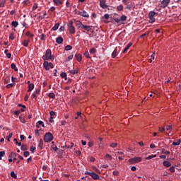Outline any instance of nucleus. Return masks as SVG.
I'll return each instance as SVG.
<instances>
[{"label": "nucleus", "mask_w": 181, "mask_h": 181, "mask_svg": "<svg viewBox=\"0 0 181 181\" xmlns=\"http://www.w3.org/2000/svg\"><path fill=\"white\" fill-rule=\"evenodd\" d=\"M142 160V158L141 157H135L133 158H130L129 160V162L130 163H138L139 162H141Z\"/></svg>", "instance_id": "obj_6"}, {"label": "nucleus", "mask_w": 181, "mask_h": 181, "mask_svg": "<svg viewBox=\"0 0 181 181\" xmlns=\"http://www.w3.org/2000/svg\"><path fill=\"white\" fill-rule=\"evenodd\" d=\"M48 97L49 98H54V97H56V95L53 93H49Z\"/></svg>", "instance_id": "obj_44"}, {"label": "nucleus", "mask_w": 181, "mask_h": 181, "mask_svg": "<svg viewBox=\"0 0 181 181\" xmlns=\"http://www.w3.org/2000/svg\"><path fill=\"white\" fill-rule=\"evenodd\" d=\"M37 9V4L35 3L33 6V11H36Z\"/></svg>", "instance_id": "obj_53"}, {"label": "nucleus", "mask_w": 181, "mask_h": 181, "mask_svg": "<svg viewBox=\"0 0 181 181\" xmlns=\"http://www.w3.org/2000/svg\"><path fill=\"white\" fill-rule=\"evenodd\" d=\"M153 158H156V155H151L146 158L147 160H149L150 159H153Z\"/></svg>", "instance_id": "obj_31"}, {"label": "nucleus", "mask_w": 181, "mask_h": 181, "mask_svg": "<svg viewBox=\"0 0 181 181\" xmlns=\"http://www.w3.org/2000/svg\"><path fill=\"white\" fill-rule=\"evenodd\" d=\"M10 175L13 179H18V175H16V173H15L14 171H11Z\"/></svg>", "instance_id": "obj_23"}, {"label": "nucleus", "mask_w": 181, "mask_h": 181, "mask_svg": "<svg viewBox=\"0 0 181 181\" xmlns=\"http://www.w3.org/2000/svg\"><path fill=\"white\" fill-rule=\"evenodd\" d=\"M16 83H8L6 85V88H12V87H13V86H16Z\"/></svg>", "instance_id": "obj_29"}, {"label": "nucleus", "mask_w": 181, "mask_h": 181, "mask_svg": "<svg viewBox=\"0 0 181 181\" xmlns=\"http://www.w3.org/2000/svg\"><path fill=\"white\" fill-rule=\"evenodd\" d=\"M11 25L12 26H13V28H18V25H19V23H18V21H12Z\"/></svg>", "instance_id": "obj_27"}, {"label": "nucleus", "mask_w": 181, "mask_h": 181, "mask_svg": "<svg viewBox=\"0 0 181 181\" xmlns=\"http://www.w3.org/2000/svg\"><path fill=\"white\" fill-rule=\"evenodd\" d=\"M104 18L105 19H110V14H107V13L105 14Z\"/></svg>", "instance_id": "obj_62"}, {"label": "nucleus", "mask_w": 181, "mask_h": 181, "mask_svg": "<svg viewBox=\"0 0 181 181\" xmlns=\"http://www.w3.org/2000/svg\"><path fill=\"white\" fill-rule=\"evenodd\" d=\"M155 15H156V13H155V11H150L148 13V18H149V23H153V22H155L156 19L155 18H153V16H155Z\"/></svg>", "instance_id": "obj_4"}, {"label": "nucleus", "mask_w": 181, "mask_h": 181, "mask_svg": "<svg viewBox=\"0 0 181 181\" xmlns=\"http://www.w3.org/2000/svg\"><path fill=\"white\" fill-rule=\"evenodd\" d=\"M117 9L118 11H122V9H124V6L123 5H119L117 7Z\"/></svg>", "instance_id": "obj_48"}, {"label": "nucleus", "mask_w": 181, "mask_h": 181, "mask_svg": "<svg viewBox=\"0 0 181 181\" xmlns=\"http://www.w3.org/2000/svg\"><path fill=\"white\" fill-rule=\"evenodd\" d=\"M163 166H165V168H170V166H172V163L169 161H164L163 163Z\"/></svg>", "instance_id": "obj_14"}, {"label": "nucleus", "mask_w": 181, "mask_h": 181, "mask_svg": "<svg viewBox=\"0 0 181 181\" xmlns=\"http://www.w3.org/2000/svg\"><path fill=\"white\" fill-rule=\"evenodd\" d=\"M153 60H155V52L151 54V59H148L149 63H152Z\"/></svg>", "instance_id": "obj_26"}, {"label": "nucleus", "mask_w": 181, "mask_h": 181, "mask_svg": "<svg viewBox=\"0 0 181 181\" xmlns=\"http://www.w3.org/2000/svg\"><path fill=\"white\" fill-rule=\"evenodd\" d=\"M53 141V134L50 132H47L44 136V142H51Z\"/></svg>", "instance_id": "obj_2"}, {"label": "nucleus", "mask_w": 181, "mask_h": 181, "mask_svg": "<svg viewBox=\"0 0 181 181\" xmlns=\"http://www.w3.org/2000/svg\"><path fill=\"white\" fill-rule=\"evenodd\" d=\"M86 175L91 176V177H93L94 180H98V179H100V176L94 172H86Z\"/></svg>", "instance_id": "obj_5"}, {"label": "nucleus", "mask_w": 181, "mask_h": 181, "mask_svg": "<svg viewBox=\"0 0 181 181\" xmlns=\"http://www.w3.org/2000/svg\"><path fill=\"white\" fill-rule=\"evenodd\" d=\"M113 20L115 21V22H116V23H121V19L120 18H114Z\"/></svg>", "instance_id": "obj_42"}, {"label": "nucleus", "mask_w": 181, "mask_h": 181, "mask_svg": "<svg viewBox=\"0 0 181 181\" xmlns=\"http://www.w3.org/2000/svg\"><path fill=\"white\" fill-rule=\"evenodd\" d=\"M95 52H97V49H95V48H92V49L90 50V54H95Z\"/></svg>", "instance_id": "obj_39"}, {"label": "nucleus", "mask_w": 181, "mask_h": 181, "mask_svg": "<svg viewBox=\"0 0 181 181\" xmlns=\"http://www.w3.org/2000/svg\"><path fill=\"white\" fill-rule=\"evenodd\" d=\"M73 57H74L73 54L69 55V56L68 57V59H66V62H70V60H73Z\"/></svg>", "instance_id": "obj_52"}, {"label": "nucleus", "mask_w": 181, "mask_h": 181, "mask_svg": "<svg viewBox=\"0 0 181 181\" xmlns=\"http://www.w3.org/2000/svg\"><path fill=\"white\" fill-rule=\"evenodd\" d=\"M118 54V47H115L113 52L112 53V57L115 59V57Z\"/></svg>", "instance_id": "obj_10"}, {"label": "nucleus", "mask_w": 181, "mask_h": 181, "mask_svg": "<svg viewBox=\"0 0 181 181\" xmlns=\"http://www.w3.org/2000/svg\"><path fill=\"white\" fill-rule=\"evenodd\" d=\"M103 138L99 137V142H98V145L99 146H101L103 145Z\"/></svg>", "instance_id": "obj_51"}, {"label": "nucleus", "mask_w": 181, "mask_h": 181, "mask_svg": "<svg viewBox=\"0 0 181 181\" xmlns=\"http://www.w3.org/2000/svg\"><path fill=\"white\" fill-rule=\"evenodd\" d=\"M53 2L55 4V5H57V6H60V5L63 4V2H62L60 0H53Z\"/></svg>", "instance_id": "obj_18"}, {"label": "nucleus", "mask_w": 181, "mask_h": 181, "mask_svg": "<svg viewBox=\"0 0 181 181\" xmlns=\"http://www.w3.org/2000/svg\"><path fill=\"white\" fill-rule=\"evenodd\" d=\"M131 46H132V42H130L127 45V47L122 51V53L125 54L126 52H128V50L129 49V47H131Z\"/></svg>", "instance_id": "obj_12"}, {"label": "nucleus", "mask_w": 181, "mask_h": 181, "mask_svg": "<svg viewBox=\"0 0 181 181\" xmlns=\"http://www.w3.org/2000/svg\"><path fill=\"white\" fill-rule=\"evenodd\" d=\"M75 57H76L77 62H81V60H82V59H83L81 54H76L75 55Z\"/></svg>", "instance_id": "obj_16"}, {"label": "nucleus", "mask_w": 181, "mask_h": 181, "mask_svg": "<svg viewBox=\"0 0 181 181\" xmlns=\"http://www.w3.org/2000/svg\"><path fill=\"white\" fill-rule=\"evenodd\" d=\"M49 114H50V117H53V116L56 115V112H54V111H51V112H49Z\"/></svg>", "instance_id": "obj_60"}, {"label": "nucleus", "mask_w": 181, "mask_h": 181, "mask_svg": "<svg viewBox=\"0 0 181 181\" xmlns=\"http://www.w3.org/2000/svg\"><path fill=\"white\" fill-rule=\"evenodd\" d=\"M76 26H77L78 28H79L80 29H82L84 24H83V23H82L81 22H80V21H76Z\"/></svg>", "instance_id": "obj_19"}, {"label": "nucleus", "mask_w": 181, "mask_h": 181, "mask_svg": "<svg viewBox=\"0 0 181 181\" xmlns=\"http://www.w3.org/2000/svg\"><path fill=\"white\" fill-rule=\"evenodd\" d=\"M73 145H74V144L70 143V146L65 145V148H66L67 149H69V148L71 149V148L73 147Z\"/></svg>", "instance_id": "obj_40"}, {"label": "nucleus", "mask_w": 181, "mask_h": 181, "mask_svg": "<svg viewBox=\"0 0 181 181\" xmlns=\"http://www.w3.org/2000/svg\"><path fill=\"white\" fill-rule=\"evenodd\" d=\"M158 131L160 132H165V131H166V128L165 127H159Z\"/></svg>", "instance_id": "obj_41"}, {"label": "nucleus", "mask_w": 181, "mask_h": 181, "mask_svg": "<svg viewBox=\"0 0 181 181\" xmlns=\"http://www.w3.org/2000/svg\"><path fill=\"white\" fill-rule=\"evenodd\" d=\"M43 67L45 70L49 71L50 70V69H54V65H53V63L52 62H48L47 61H45L43 63Z\"/></svg>", "instance_id": "obj_3"}, {"label": "nucleus", "mask_w": 181, "mask_h": 181, "mask_svg": "<svg viewBox=\"0 0 181 181\" xmlns=\"http://www.w3.org/2000/svg\"><path fill=\"white\" fill-rule=\"evenodd\" d=\"M117 146V143H112L111 144H110V147L111 148H115Z\"/></svg>", "instance_id": "obj_61"}, {"label": "nucleus", "mask_w": 181, "mask_h": 181, "mask_svg": "<svg viewBox=\"0 0 181 181\" xmlns=\"http://www.w3.org/2000/svg\"><path fill=\"white\" fill-rule=\"evenodd\" d=\"M83 55L85 56V57H86V59H91V57H90V53L88 52V51H86Z\"/></svg>", "instance_id": "obj_28"}, {"label": "nucleus", "mask_w": 181, "mask_h": 181, "mask_svg": "<svg viewBox=\"0 0 181 181\" xmlns=\"http://www.w3.org/2000/svg\"><path fill=\"white\" fill-rule=\"evenodd\" d=\"M21 149V151H28V146L22 145Z\"/></svg>", "instance_id": "obj_33"}, {"label": "nucleus", "mask_w": 181, "mask_h": 181, "mask_svg": "<svg viewBox=\"0 0 181 181\" xmlns=\"http://www.w3.org/2000/svg\"><path fill=\"white\" fill-rule=\"evenodd\" d=\"M76 13H77V15H80V16H88V15H84L83 14V11H76Z\"/></svg>", "instance_id": "obj_32"}, {"label": "nucleus", "mask_w": 181, "mask_h": 181, "mask_svg": "<svg viewBox=\"0 0 181 181\" xmlns=\"http://www.w3.org/2000/svg\"><path fill=\"white\" fill-rule=\"evenodd\" d=\"M11 69H13V70H14L15 71H18V68H16V64H15V63H12L11 64Z\"/></svg>", "instance_id": "obj_24"}, {"label": "nucleus", "mask_w": 181, "mask_h": 181, "mask_svg": "<svg viewBox=\"0 0 181 181\" xmlns=\"http://www.w3.org/2000/svg\"><path fill=\"white\" fill-rule=\"evenodd\" d=\"M105 158V159H108L109 160H111V159H112V156L110 154H106Z\"/></svg>", "instance_id": "obj_34"}, {"label": "nucleus", "mask_w": 181, "mask_h": 181, "mask_svg": "<svg viewBox=\"0 0 181 181\" xmlns=\"http://www.w3.org/2000/svg\"><path fill=\"white\" fill-rule=\"evenodd\" d=\"M169 4H170V0H163L161 1L163 8H166V6H168V5H169Z\"/></svg>", "instance_id": "obj_8"}, {"label": "nucleus", "mask_w": 181, "mask_h": 181, "mask_svg": "<svg viewBox=\"0 0 181 181\" xmlns=\"http://www.w3.org/2000/svg\"><path fill=\"white\" fill-rule=\"evenodd\" d=\"M46 35H45V34H42L41 35V37H40V39L42 40H46Z\"/></svg>", "instance_id": "obj_55"}, {"label": "nucleus", "mask_w": 181, "mask_h": 181, "mask_svg": "<svg viewBox=\"0 0 181 181\" xmlns=\"http://www.w3.org/2000/svg\"><path fill=\"white\" fill-rule=\"evenodd\" d=\"M23 155H24L25 158H28V156H29V155H30V153H29V151H25L23 153Z\"/></svg>", "instance_id": "obj_49"}, {"label": "nucleus", "mask_w": 181, "mask_h": 181, "mask_svg": "<svg viewBox=\"0 0 181 181\" xmlns=\"http://www.w3.org/2000/svg\"><path fill=\"white\" fill-rule=\"evenodd\" d=\"M69 30L71 35H74V33H76V28L73 25H69Z\"/></svg>", "instance_id": "obj_9"}, {"label": "nucleus", "mask_w": 181, "mask_h": 181, "mask_svg": "<svg viewBox=\"0 0 181 181\" xmlns=\"http://www.w3.org/2000/svg\"><path fill=\"white\" fill-rule=\"evenodd\" d=\"M24 5H29L30 4V1L29 0H25L23 1Z\"/></svg>", "instance_id": "obj_58"}, {"label": "nucleus", "mask_w": 181, "mask_h": 181, "mask_svg": "<svg viewBox=\"0 0 181 181\" xmlns=\"http://www.w3.org/2000/svg\"><path fill=\"white\" fill-rule=\"evenodd\" d=\"M15 115H19V114H21V110H16V112H14Z\"/></svg>", "instance_id": "obj_64"}, {"label": "nucleus", "mask_w": 181, "mask_h": 181, "mask_svg": "<svg viewBox=\"0 0 181 181\" xmlns=\"http://www.w3.org/2000/svg\"><path fill=\"white\" fill-rule=\"evenodd\" d=\"M38 124V125H41L42 127H43V128H45V123L42 121H38L37 122Z\"/></svg>", "instance_id": "obj_47"}, {"label": "nucleus", "mask_w": 181, "mask_h": 181, "mask_svg": "<svg viewBox=\"0 0 181 181\" xmlns=\"http://www.w3.org/2000/svg\"><path fill=\"white\" fill-rule=\"evenodd\" d=\"M60 26V24L59 23H57L55 25H54V27H52V30H54V31H56V30H57V29H59V27Z\"/></svg>", "instance_id": "obj_21"}, {"label": "nucleus", "mask_w": 181, "mask_h": 181, "mask_svg": "<svg viewBox=\"0 0 181 181\" xmlns=\"http://www.w3.org/2000/svg\"><path fill=\"white\" fill-rule=\"evenodd\" d=\"M82 29H84V30H86V32H90L91 30V26L90 25H82Z\"/></svg>", "instance_id": "obj_13"}, {"label": "nucleus", "mask_w": 181, "mask_h": 181, "mask_svg": "<svg viewBox=\"0 0 181 181\" xmlns=\"http://www.w3.org/2000/svg\"><path fill=\"white\" fill-rule=\"evenodd\" d=\"M105 2H107V0H100V6L103 9L108 8V5L105 4Z\"/></svg>", "instance_id": "obj_7"}, {"label": "nucleus", "mask_w": 181, "mask_h": 181, "mask_svg": "<svg viewBox=\"0 0 181 181\" xmlns=\"http://www.w3.org/2000/svg\"><path fill=\"white\" fill-rule=\"evenodd\" d=\"M38 148L40 149V151H42V149H43V140L42 139H40Z\"/></svg>", "instance_id": "obj_17"}, {"label": "nucleus", "mask_w": 181, "mask_h": 181, "mask_svg": "<svg viewBox=\"0 0 181 181\" xmlns=\"http://www.w3.org/2000/svg\"><path fill=\"white\" fill-rule=\"evenodd\" d=\"M60 76L62 78H64V80H67V74L65 72H62Z\"/></svg>", "instance_id": "obj_22"}, {"label": "nucleus", "mask_w": 181, "mask_h": 181, "mask_svg": "<svg viewBox=\"0 0 181 181\" xmlns=\"http://www.w3.org/2000/svg\"><path fill=\"white\" fill-rule=\"evenodd\" d=\"M20 121L21 122H22V124H25L26 122V121L25 120V118H23L21 117H20Z\"/></svg>", "instance_id": "obj_56"}, {"label": "nucleus", "mask_w": 181, "mask_h": 181, "mask_svg": "<svg viewBox=\"0 0 181 181\" xmlns=\"http://www.w3.org/2000/svg\"><path fill=\"white\" fill-rule=\"evenodd\" d=\"M83 15H87L88 16H83V18H90V15L88 14V13L86 11H82Z\"/></svg>", "instance_id": "obj_43"}, {"label": "nucleus", "mask_w": 181, "mask_h": 181, "mask_svg": "<svg viewBox=\"0 0 181 181\" xmlns=\"http://www.w3.org/2000/svg\"><path fill=\"white\" fill-rule=\"evenodd\" d=\"M5 156V151H0V160H2V158Z\"/></svg>", "instance_id": "obj_36"}, {"label": "nucleus", "mask_w": 181, "mask_h": 181, "mask_svg": "<svg viewBox=\"0 0 181 181\" xmlns=\"http://www.w3.org/2000/svg\"><path fill=\"white\" fill-rule=\"evenodd\" d=\"M73 49V47H71V45H66L65 47V50L69 51V50H71Z\"/></svg>", "instance_id": "obj_35"}, {"label": "nucleus", "mask_w": 181, "mask_h": 181, "mask_svg": "<svg viewBox=\"0 0 181 181\" xmlns=\"http://www.w3.org/2000/svg\"><path fill=\"white\" fill-rule=\"evenodd\" d=\"M165 130L170 132V131H172V126H167Z\"/></svg>", "instance_id": "obj_54"}, {"label": "nucleus", "mask_w": 181, "mask_h": 181, "mask_svg": "<svg viewBox=\"0 0 181 181\" xmlns=\"http://www.w3.org/2000/svg\"><path fill=\"white\" fill-rule=\"evenodd\" d=\"M127 21V16H125V15H123V16H121V18H120V21Z\"/></svg>", "instance_id": "obj_37"}, {"label": "nucleus", "mask_w": 181, "mask_h": 181, "mask_svg": "<svg viewBox=\"0 0 181 181\" xmlns=\"http://www.w3.org/2000/svg\"><path fill=\"white\" fill-rule=\"evenodd\" d=\"M169 170L171 173H175V166H172L169 168Z\"/></svg>", "instance_id": "obj_45"}, {"label": "nucleus", "mask_w": 181, "mask_h": 181, "mask_svg": "<svg viewBox=\"0 0 181 181\" xmlns=\"http://www.w3.org/2000/svg\"><path fill=\"white\" fill-rule=\"evenodd\" d=\"M113 175L114 176H118V175H119V172L115 170L113 171Z\"/></svg>", "instance_id": "obj_59"}, {"label": "nucleus", "mask_w": 181, "mask_h": 181, "mask_svg": "<svg viewBox=\"0 0 181 181\" xmlns=\"http://www.w3.org/2000/svg\"><path fill=\"white\" fill-rule=\"evenodd\" d=\"M33 88H35V84L29 83L28 93H30V91H32V90H33Z\"/></svg>", "instance_id": "obj_15"}, {"label": "nucleus", "mask_w": 181, "mask_h": 181, "mask_svg": "<svg viewBox=\"0 0 181 181\" xmlns=\"http://www.w3.org/2000/svg\"><path fill=\"white\" fill-rule=\"evenodd\" d=\"M9 39L10 40H15V35L13 33H11V34L9 35Z\"/></svg>", "instance_id": "obj_30"}, {"label": "nucleus", "mask_w": 181, "mask_h": 181, "mask_svg": "<svg viewBox=\"0 0 181 181\" xmlns=\"http://www.w3.org/2000/svg\"><path fill=\"white\" fill-rule=\"evenodd\" d=\"M35 150H36V147H35V146H31L30 148V152H35Z\"/></svg>", "instance_id": "obj_57"}, {"label": "nucleus", "mask_w": 181, "mask_h": 181, "mask_svg": "<svg viewBox=\"0 0 181 181\" xmlns=\"http://www.w3.org/2000/svg\"><path fill=\"white\" fill-rule=\"evenodd\" d=\"M10 158H16V153L11 152V153L10 155Z\"/></svg>", "instance_id": "obj_50"}, {"label": "nucleus", "mask_w": 181, "mask_h": 181, "mask_svg": "<svg viewBox=\"0 0 181 181\" xmlns=\"http://www.w3.org/2000/svg\"><path fill=\"white\" fill-rule=\"evenodd\" d=\"M63 37L62 36H59L58 37H57L56 39V42L58 44V45H62V43H63Z\"/></svg>", "instance_id": "obj_11"}, {"label": "nucleus", "mask_w": 181, "mask_h": 181, "mask_svg": "<svg viewBox=\"0 0 181 181\" xmlns=\"http://www.w3.org/2000/svg\"><path fill=\"white\" fill-rule=\"evenodd\" d=\"M42 60L47 62L50 60L53 62L54 60V55L52 54V49H47L45 52V54L42 56Z\"/></svg>", "instance_id": "obj_1"}, {"label": "nucleus", "mask_w": 181, "mask_h": 181, "mask_svg": "<svg viewBox=\"0 0 181 181\" xmlns=\"http://www.w3.org/2000/svg\"><path fill=\"white\" fill-rule=\"evenodd\" d=\"M12 133H10L8 136H7V141L8 142H9L11 141V138H12Z\"/></svg>", "instance_id": "obj_46"}, {"label": "nucleus", "mask_w": 181, "mask_h": 181, "mask_svg": "<svg viewBox=\"0 0 181 181\" xmlns=\"http://www.w3.org/2000/svg\"><path fill=\"white\" fill-rule=\"evenodd\" d=\"M30 41L29 40H24V42L23 43V45L25 47H28V46H29V42Z\"/></svg>", "instance_id": "obj_20"}, {"label": "nucleus", "mask_w": 181, "mask_h": 181, "mask_svg": "<svg viewBox=\"0 0 181 181\" xmlns=\"http://www.w3.org/2000/svg\"><path fill=\"white\" fill-rule=\"evenodd\" d=\"M180 143H181V140L180 139H178L177 141H174L173 143V145L174 146H177L178 145H180Z\"/></svg>", "instance_id": "obj_25"}, {"label": "nucleus", "mask_w": 181, "mask_h": 181, "mask_svg": "<svg viewBox=\"0 0 181 181\" xmlns=\"http://www.w3.org/2000/svg\"><path fill=\"white\" fill-rule=\"evenodd\" d=\"M70 74H77L78 71L77 70H71L69 71Z\"/></svg>", "instance_id": "obj_38"}, {"label": "nucleus", "mask_w": 181, "mask_h": 181, "mask_svg": "<svg viewBox=\"0 0 181 181\" xmlns=\"http://www.w3.org/2000/svg\"><path fill=\"white\" fill-rule=\"evenodd\" d=\"M59 32H64V26H61L59 29Z\"/></svg>", "instance_id": "obj_63"}]
</instances>
